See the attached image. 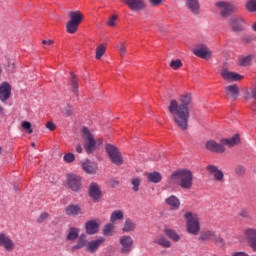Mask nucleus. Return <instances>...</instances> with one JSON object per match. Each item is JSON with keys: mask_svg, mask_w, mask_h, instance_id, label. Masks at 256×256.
<instances>
[{"mask_svg": "<svg viewBox=\"0 0 256 256\" xmlns=\"http://www.w3.org/2000/svg\"><path fill=\"white\" fill-rule=\"evenodd\" d=\"M191 104V94L182 95L179 100L172 99L168 106V111L173 117L174 123L182 131H187L189 127V105Z\"/></svg>", "mask_w": 256, "mask_h": 256, "instance_id": "f257e3e1", "label": "nucleus"}, {"mask_svg": "<svg viewBox=\"0 0 256 256\" xmlns=\"http://www.w3.org/2000/svg\"><path fill=\"white\" fill-rule=\"evenodd\" d=\"M169 183L170 185H179L182 189H192L193 172L188 169L177 170L171 174Z\"/></svg>", "mask_w": 256, "mask_h": 256, "instance_id": "f03ea898", "label": "nucleus"}, {"mask_svg": "<svg viewBox=\"0 0 256 256\" xmlns=\"http://www.w3.org/2000/svg\"><path fill=\"white\" fill-rule=\"evenodd\" d=\"M186 219V229L190 235H199L201 231V226L199 225V216L192 212H187L184 215Z\"/></svg>", "mask_w": 256, "mask_h": 256, "instance_id": "7ed1b4c3", "label": "nucleus"}, {"mask_svg": "<svg viewBox=\"0 0 256 256\" xmlns=\"http://www.w3.org/2000/svg\"><path fill=\"white\" fill-rule=\"evenodd\" d=\"M105 150L110 158L111 163L114 165H123V155L119 151V148L113 144H106Z\"/></svg>", "mask_w": 256, "mask_h": 256, "instance_id": "20e7f679", "label": "nucleus"}, {"mask_svg": "<svg viewBox=\"0 0 256 256\" xmlns=\"http://www.w3.org/2000/svg\"><path fill=\"white\" fill-rule=\"evenodd\" d=\"M219 13L223 19H227V17H231L235 11H237V7L235 4L227 1H219L215 3Z\"/></svg>", "mask_w": 256, "mask_h": 256, "instance_id": "39448f33", "label": "nucleus"}, {"mask_svg": "<svg viewBox=\"0 0 256 256\" xmlns=\"http://www.w3.org/2000/svg\"><path fill=\"white\" fill-rule=\"evenodd\" d=\"M119 243H120V253L122 255H129L133 251V245L135 241L133 240V237L129 235H123L119 237Z\"/></svg>", "mask_w": 256, "mask_h": 256, "instance_id": "423d86ee", "label": "nucleus"}, {"mask_svg": "<svg viewBox=\"0 0 256 256\" xmlns=\"http://www.w3.org/2000/svg\"><path fill=\"white\" fill-rule=\"evenodd\" d=\"M82 131L84 134V139L86 141V143L84 144V149L87 153L91 154L93 153V151H95L97 141L95 140V138H93V134H91L89 128L84 127Z\"/></svg>", "mask_w": 256, "mask_h": 256, "instance_id": "0eeeda50", "label": "nucleus"}, {"mask_svg": "<svg viewBox=\"0 0 256 256\" xmlns=\"http://www.w3.org/2000/svg\"><path fill=\"white\" fill-rule=\"evenodd\" d=\"M229 27L234 33L245 31L246 23L241 16H232L229 19Z\"/></svg>", "mask_w": 256, "mask_h": 256, "instance_id": "6e6552de", "label": "nucleus"}, {"mask_svg": "<svg viewBox=\"0 0 256 256\" xmlns=\"http://www.w3.org/2000/svg\"><path fill=\"white\" fill-rule=\"evenodd\" d=\"M206 171L213 177L216 183H223L225 181V174L217 166L208 165L206 166Z\"/></svg>", "mask_w": 256, "mask_h": 256, "instance_id": "1a4fd4ad", "label": "nucleus"}, {"mask_svg": "<svg viewBox=\"0 0 256 256\" xmlns=\"http://www.w3.org/2000/svg\"><path fill=\"white\" fill-rule=\"evenodd\" d=\"M0 247L5 251L11 252L15 249V242L5 232H0Z\"/></svg>", "mask_w": 256, "mask_h": 256, "instance_id": "9d476101", "label": "nucleus"}, {"mask_svg": "<svg viewBox=\"0 0 256 256\" xmlns=\"http://www.w3.org/2000/svg\"><path fill=\"white\" fill-rule=\"evenodd\" d=\"M66 180L71 191L77 192L79 189H81V177L75 174H68Z\"/></svg>", "mask_w": 256, "mask_h": 256, "instance_id": "9b49d317", "label": "nucleus"}, {"mask_svg": "<svg viewBox=\"0 0 256 256\" xmlns=\"http://www.w3.org/2000/svg\"><path fill=\"white\" fill-rule=\"evenodd\" d=\"M244 237L251 249L256 251V229L248 228L244 231Z\"/></svg>", "mask_w": 256, "mask_h": 256, "instance_id": "f8f14e48", "label": "nucleus"}, {"mask_svg": "<svg viewBox=\"0 0 256 256\" xmlns=\"http://www.w3.org/2000/svg\"><path fill=\"white\" fill-rule=\"evenodd\" d=\"M88 194H89V197H91V199H93V201H95L96 203L99 201V199L103 195L101 192V188L99 187V184H97V182H92L90 184L88 189Z\"/></svg>", "mask_w": 256, "mask_h": 256, "instance_id": "ddd939ff", "label": "nucleus"}, {"mask_svg": "<svg viewBox=\"0 0 256 256\" xmlns=\"http://www.w3.org/2000/svg\"><path fill=\"white\" fill-rule=\"evenodd\" d=\"M105 243V238L99 237L96 240L88 241L86 246L87 253H97L99 247Z\"/></svg>", "mask_w": 256, "mask_h": 256, "instance_id": "4468645a", "label": "nucleus"}, {"mask_svg": "<svg viewBox=\"0 0 256 256\" xmlns=\"http://www.w3.org/2000/svg\"><path fill=\"white\" fill-rule=\"evenodd\" d=\"M193 53L201 59H211V51L204 44H199L195 47Z\"/></svg>", "mask_w": 256, "mask_h": 256, "instance_id": "2eb2a0df", "label": "nucleus"}, {"mask_svg": "<svg viewBox=\"0 0 256 256\" xmlns=\"http://www.w3.org/2000/svg\"><path fill=\"white\" fill-rule=\"evenodd\" d=\"M123 3H125L131 11H143L146 7L145 0H123Z\"/></svg>", "mask_w": 256, "mask_h": 256, "instance_id": "dca6fc26", "label": "nucleus"}, {"mask_svg": "<svg viewBox=\"0 0 256 256\" xmlns=\"http://www.w3.org/2000/svg\"><path fill=\"white\" fill-rule=\"evenodd\" d=\"M206 149L208 151H211L212 153H225V146L223 143L219 144L215 142V140H210L206 142L205 145Z\"/></svg>", "mask_w": 256, "mask_h": 256, "instance_id": "f3484780", "label": "nucleus"}, {"mask_svg": "<svg viewBox=\"0 0 256 256\" xmlns=\"http://www.w3.org/2000/svg\"><path fill=\"white\" fill-rule=\"evenodd\" d=\"M11 97V85L7 82H3L0 85V101L5 103Z\"/></svg>", "mask_w": 256, "mask_h": 256, "instance_id": "a211bd4d", "label": "nucleus"}, {"mask_svg": "<svg viewBox=\"0 0 256 256\" xmlns=\"http://www.w3.org/2000/svg\"><path fill=\"white\" fill-rule=\"evenodd\" d=\"M85 231L87 235H97V233H99V222L95 220L86 222Z\"/></svg>", "mask_w": 256, "mask_h": 256, "instance_id": "6ab92c4d", "label": "nucleus"}, {"mask_svg": "<svg viewBox=\"0 0 256 256\" xmlns=\"http://www.w3.org/2000/svg\"><path fill=\"white\" fill-rule=\"evenodd\" d=\"M83 171L88 175H95L97 173V165L91 160H86L81 163Z\"/></svg>", "mask_w": 256, "mask_h": 256, "instance_id": "aec40b11", "label": "nucleus"}, {"mask_svg": "<svg viewBox=\"0 0 256 256\" xmlns=\"http://www.w3.org/2000/svg\"><path fill=\"white\" fill-rule=\"evenodd\" d=\"M198 241H219V236L214 231H204L198 237Z\"/></svg>", "mask_w": 256, "mask_h": 256, "instance_id": "412c9836", "label": "nucleus"}, {"mask_svg": "<svg viewBox=\"0 0 256 256\" xmlns=\"http://www.w3.org/2000/svg\"><path fill=\"white\" fill-rule=\"evenodd\" d=\"M79 233H81V229L77 227L68 228L66 233V241H77V239H79Z\"/></svg>", "mask_w": 256, "mask_h": 256, "instance_id": "4be33fe9", "label": "nucleus"}, {"mask_svg": "<svg viewBox=\"0 0 256 256\" xmlns=\"http://www.w3.org/2000/svg\"><path fill=\"white\" fill-rule=\"evenodd\" d=\"M227 97L230 99H237L239 97V86L237 85H228L224 88Z\"/></svg>", "mask_w": 256, "mask_h": 256, "instance_id": "5701e85b", "label": "nucleus"}, {"mask_svg": "<svg viewBox=\"0 0 256 256\" xmlns=\"http://www.w3.org/2000/svg\"><path fill=\"white\" fill-rule=\"evenodd\" d=\"M221 76L225 81H241V79H243V76L240 74L229 72L228 70H223Z\"/></svg>", "mask_w": 256, "mask_h": 256, "instance_id": "b1692460", "label": "nucleus"}, {"mask_svg": "<svg viewBox=\"0 0 256 256\" xmlns=\"http://www.w3.org/2000/svg\"><path fill=\"white\" fill-rule=\"evenodd\" d=\"M186 7L193 13V15H199L200 4L199 0H186Z\"/></svg>", "mask_w": 256, "mask_h": 256, "instance_id": "393cba45", "label": "nucleus"}, {"mask_svg": "<svg viewBox=\"0 0 256 256\" xmlns=\"http://www.w3.org/2000/svg\"><path fill=\"white\" fill-rule=\"evenodd\" d=\"M88 243L89 241H87V235L82 234L78 236L77 243L74 246H72V251H79V249H83V247L87 248Z\"/></svg>", "mask_w": 256, "mask_h": 256, "instance_id": "a878e982", "label": "nucleus"}, {"mask_svg": "<svg viewBox=\"0 0 256 256\" xmlns=\"http://www.w3.org/2000/svg\"><path fill=\"white\" fill-rule=\"evenodd\" d=\"M166 204L170 206V209L172 211H177L179 209L181 202L179 201V198L177 196L172 195L166 199Z\"/></svg>", "mask_w": 256, "mask_h": 256, "instance_id": "bb28decb", "label": "nucleus"}, {"mask_svg": "<svg viewBox=\"0 0 256 256\" xmlns=\"http://www.w3.org/2000/svg\"><path fill=\"white\" fill-rule=\"evenodd\" d=\"M66 215H83L80 205H69L65 209Z\"/></svg>", "mask_w": 256, "mask_h": 256, "instance_id": "cd10ccee", "label": "nucleus"}, {"mask_svg": "<svg viewBox=\"0 0 256 256\" xmlns=\"http://www.w3.org/2000/svg\"><path fill=\"white\" fill-rule=\"evenodd\" d=\"M240 141L241 138H239V135L236 134L232 138L222 139L221 143L222 145H227L228 147H235V145H239Z\"/></svg>", "mask_w": 256, "mask_h": 256, "instance_id": "c85d7f7f", "label": "nucleus"}, {"mask_svg": "<svg viewBox=\"0 0 256 256\" xmlns=\"http://www.w3.org/2000/svg\"><path fill=\"white\" fill-rule=\"evenodd\" d=\"M154 243L156 245H160V247H163L164 249H169L171 247V242L165 238V236H160L154 240Z\"/></svg>", "mask_w": 256, "mask_h": 256, "instance_id": "c756f323", "label": "nucleus"}, {"mask_svg": "<svg viewBox=\"0 0 256 256\" xmlns=\"http://www.w3.org/2000/svg\"><path fill=\"white\" fill-rule=\"evenodd\" d=\"M104 237H111L115 234V225L113 223H108L104 226L102 230Z\"/></svg>", "mask_w": 256, "mask_h": 256, "instance_id": "7c9ffc66", "label": "nucleus"}, {"mask_svg": "<svg viewBox=\"0 0 256 256\" xmlns=\"http://www.w3.org/2000/svg\"><path fill=\"white\" fill-rule=\"evenodd\" d=\"M70 85L72 87L73 93L75 95H79V79L73 73H71Z\"/></svg>", "mask_w": 256, "mask_h": 256, "instance_id": "2f4dec72", "label": "nucleus"}, {"mask_svg": "<svg viewBox=\"0 0 256 256\" xmlns=\"http://www.w3.org/2000/svg\"><path fill=\"white\" fill-rule=\"evenodd\" d=\"M146 177L150 183H161L162 177L159 172L146 173Z\"/></svg>", "mask_w": 256, "mask_h": 256, "instance_id": "473e14b6", "label": "nucleus"}, {"mask_svg": "<svg viewBox=\"0 0 256 256\" xmlns=\"http://www.w3.org/2000/svg\"><path fill=\"white\" fill-rule=\"evenodd\" d=\"M137 225L131 219H126L124 223V227L122 228L123 233H131L134 229H136Z\"/></svg>", "mask_w": 256, "mask_h": 256, "instance_id": "72a5a7b5", "label": "nucleus"}, {"mask_svg": "<svg viewBox=\"0 0 256 256\" xmlns=\"http://www.w3.org/2000/svg\"><path fill=\"white\" fill-rule=\"evenodd\" d=\"M125 217V214L123 213L122 210H115L114 212L111 213L110 216V223H115L116 221H121Z\"/></svg>", "mask_w": 256, "mask_h": 256, "instance_id": "f704fd0d", "label": "nucleus"}, {"mask_svg": "<svg viewBox=\"0 0 256 256\" xmlns=\"http://www.w3.org/2000/svg\"><path fill=\"white\" fill-rule=\"evenodd\" d=\"M70 21L72 23H76L80 25L81 21H83V14L79 12H69Z\"/></svg>", "mask_w": 256, "mask_h": 256, "instance_id": "c9c22d12", "label": "nucleus"}, {"mask_svg": "<svg viewBox=\"0 0 256 256\" xmlns=\"http://www.w3.org/2000/svg\"><path fill=\"white\" fill-rule=\"evenodd\" d=\"M164 233L167 235V237H169V239L175 241L176 243L179 241V239H181V236H179V234H177V232L173 229L166 228Z\"/></svg>", "mask_w": 256, "mask_h": 256, "instance_id": "e433bc0d", "label": "nucleus"}, {"mask_svg": "<svg viewBox=\"0 0 256 256\" xmlns=\"http://www.w3.org/2000/svg\"><path fill=\"white\" fill-rule=\"evenodd\" d=\"M67 33L74 34L77 33V29H79V24L75 22H71V20L68 21L66 24Z\"/></svg>", "mask_w": 256, "mask_h": 256, "instance_id": "4c0bfd02", "label": "nucleus"}, {"mask_svg": "<svg viewBox=\"0 0 256 256\" xmlns=\"http://www.w3.org/2000/svg\"><path fill=\"white\" fill-rule=\"evenodd\" d=\"M252 59V56L240 57L238 60V65H240V67H248V65H251Z\"/></svg>", "mask_w": 256, "mask_h": 256, "instance_id": "58836bf2", "label": "nucleus"}, {"mask_svg": "<svg viewBox=\"0 0 256 256\" xmlns=\"http://www.w3.org/2000/svg\"><path fill=\"white\" fill-rule=\"evenodd\" d=\"M245 7L249 13H256V0H248Z\"/></svg>", "mask_w": 256, "mask_h": 256, "instance_id": "ea45409f", "label": "nucleus"}, {"mask_svg": "<svg viewBox=\"0 0 256 256\" xmlns=\"http://www.w3.org/2000/svg\"><path fill=\"white\" fill-rule=\"evenodd\" d=\"M234 171L236 175H238L239 177H243L247 172V169L245 168V166L239 164L235 167Z\"/></svg>", "mask_w": 256, "mask_h": 256, "instance_id": "a19ab883", "label": "nucleus"}, {"mask_svg": "<svg viewBox=\"0 0 256 256\" xmlns=\"http://www.w3.org/2000/svg\"><path fill=\"white\" fill-rule=\"evenodd\" d=\"M117 49L120 53V57H125V55H127V45H125V43L120 42L117 46Z\"/></svg>", "mask_w": 256, "mask_h": 256, "instance_id": "79ce46f5", "label": "nucleus"}, {"mask_svg": "<svg viewBox=\"0 0 256 256\" xmlns=\"http://www.w3.org/2000/svg\"><path fill=\"white\" fill-rule=\"evenodd\" d=\"M103 55H105V46L103 44H101L100 46H98L96 48V59H101V57H103Z\"/></svg>", "mask_w": 256, "mask_h": 256, "instance_id": "37998d69", "label": "nucleus"}, {"mask_svg": "<svg viewBox=\"0 0 256 256\" xmlns=\"http://www.w3.org/2000/svg\"><path fill=\"white\" fill-rule=\"evenodd\" d=\"M170 67L173 68L175 71H177V69H181V67H183V62H181V60L179 59L172 60L170 62Z\"/></svg>", "mask_w": 256, "mask_h": 256, "instance_id": "c03bdc74", "label": "nucleus"}, {"mask_svg": "<svg viewBox=\"0 0 256 256\" xmlns=\"http://www.w3.org/2000/svg\"><path fill=\"white\" fill-rule=\"evenodd\" d=\"M131 185H133V191H139V185H141V179L132 178Z\"/></svg>", "mask_w": 256, "mask_h": 256, "instance_id": "a18cd8bd", "label": "nucleus"}, {"mask_svg": "<svg viewBox=\"0 0 256 256\" xmlns=\"http://www.w3.org/2000/svg\"><path fill=\"white\" fill-rule=\"evenodd\" d=\"M243 43H253V41H256V36L253 34L245 35L242 38Z\"/></svg>", "mask_w": 256, "mask_h": 256, "instance_id": "49530a36", "label": "nucleus"}, {"mask_svg": "<svg viewBox=\"0 0 256 256\" xmlns=\"http://www.w3.org/2000/svg\"><path fill=\"white\" fill-rule=\"evenodd\" d=\"M22 128L24 131H28L29 135H31V133H33V129H31V122H29V121H23Z\"/></svg>", "mask_w": 256, "mask_h": 256, "instance_id": "de8ad7c7", "label": "nucleus"}, {"mask_svg": "<svg viewBox=\"0 0 256 256\" xmlns=\"http://www.w3.org/2000/svg\"><path fill=\"white\" fill-rule=\"evenodd\" d=\"M47 219H49V213L42 212L37 219V223H45V221H47Z\"/></svg>", "mask_w": 256, "mask_h": 256, "instance_id": "09e8293b", "label": "nucleus"}, {"mask_svg": "<svg viewBox=\"0 0 256 256\" xmlns=\"http://www.w3.org/2000/svg\"><path fill=\"white\" fill-rule=\"evenodd\" d=\"M63 159L66 163H73V161H75V154L67 153L64 155Z\"/></svg>", "mask_w": 256, "mask_h": 256, "instance_id": "8fccbe9b", "label": "nucleus"}, {"mask_svg": "<svg viewBox=\"0 0 256 256\" xmlns=\"http://www.w3.org/2000/svg\"><path fill=\"white\" fill-rule=\"evenodd\" d=\"M62 113L64 117H71V114L73 113V111L71 110V107L69 105H65L62 108Z\"/></svg>", "mask_w": 256, "mask_h": 256, "instance_id": "3c124183", "label": "nucleus"}, {"mask_svg": "<svg viewBox=\"0 0 256 256\" xmlns=\"http://www.w3.org/2000/svg\"><path fill=\"white\" fill-rule=\"evenodd\" d=\"M115 21H117V16H111L108 20L109 27H115Z\"/></svg>", "mask_w": 256, "mask_h": 256, "instance_id": "603ef678", "label": "nucleus"}, {"mask_svg": "<svg viewBox=\"0 0 256 256\" xmlns=\"http://www.w3.org/2000/svg\"><path fill=\"white\" fill-rule=\"evenodd\" d=\"M109 185H110V187L115 189V187H119V182H118L117 179H110L109 180Z\"/></svg>", "mask_w": 256, "mask_h": 256, "instance_id": "864d4df0", "label": "nucleus"}, {"mask_svg": "<svg viewBox=\"0 0 256 256\" xmlns=\"http://www.w3.org/2000/svg\"><path fill=\"white\" fill-rule=\"evenodd\" d=\"M46 128L49 129V131H55V129H56L55 123L47 122L46 123Z\"/></svg>", "mask_w": 256, "mask_h": 256, "instance_id": "5fc2aeb1", "label": "nucleus"}, {"mask_svg": "<svg viewBox=\"0 0 256 256\" xmlns=\"http://www.w3.org/2000/svg\"><path fill=\"white\" fill-rule=\"evenodd\" d=\"M152 7H158V5H161L163 3V0H149Z\"/></svg>", "mask_w": 256, "mask_h": 256, "instance_id": "6e6d98bb", "label": "nucleus"}, {"mask_svg": "<svg viewBox=\"0 0 256 256\" xmlns=\"http://www.w3.org/2000/svg\"><path fill=\"white\" fill-rule=\"evenodd\" d=\"M7 70L10 73H13V71L15 70V63L14 62H8Z\"/></svg>", "mask_w": 256, "mask_h": 256, "instance_id": "4d7b16f0", "label": "nucleus"}, {"mask_svg": "<svg viewBox=\"0 0 256 256\" xmlns=\"http://www.w3.org/2000/svg\"><path fill=\"white\" fill-rule=\"evenodd\" d=\"M232 256H250L246 252H234Z\"/></svg>", "mask_w": 256, "mask_h": 256, "instance_id": "13d9d810", "label": "nucleus"}, {"mask_svg": "<svg viewBox=\"0 0 256 256\" xmlns=\"http://www.w3.org/2000/svg\"><path fill=\"white\" fill-rule=\"evenodd\" d=\"M240 217H244L245 219L249 218V212L243 210L240 212Z\"/></svg>", "mask_w": 256, "mask_h": 256, "instance_id": "bf43d9fd", "label": "nucleus"}, {"mask_svg": "<svg viewBox=\"0 0 256 256\" xmlns=\"http://www.w3.org/2000/svg\"><path fill=\"white\" fill-rule=\"evenodd\" d=\"M42 44L43 45H53V40H43Z\"/></svg>", "mask_w": 256, "mask_h": 256, "instance_id": "052dcab7", "label": "nucleus"}, {"mask_svg": "<svg viewBox=\"0 0 256 256\" xmlns=\"http://www.w3.org/2000/svg\"><path fill=\"white\" fill-rule=\"evenodd\" d=\"M76 151H77L78 153H83V147H81V144H78V145L76 146Z\"/></svg>", "mask_w": 256, "mask_h": 256, "instance_id": "680f3d73", "label": "nucleus"}, {"mask_svg": "<svg viewBox=\"0 0 256 256\" xmlns=\"http://www.w3.org/2000/svg\"><path fill=\"white\" fill-rule=\"evenodd\" d=\"M96 145H103V139H98L96 141Z\"/></svg>", "mask_w": 256, "mask_h": 256, "instance_id": "e2e57ef3", "label": "nucleus"}, {"mask_svg": "<svg viewBox=\"0 0 256 256\" xmlns=\"http://www.w3.org/2000/svg\"><path fill=\"white\" fill-rule=\"evenodd\" d=\"M251 27H252V30L255 31L256 33V22H254Z\"/></svg>", "mask_w": 256, "mask_h": 256, "instance_id": "0e129e2a", "label": "nucleus"}, {"mask_svg": "<svg viewBox=\"0 0 256 256\" xmlns=\"http://www.w3.org/2000/svg\"><path fill=\"white\" fill-rule=\"evenodd\" d=\"M3 153V148L0 146V155Z\"/></svg>", "mask_w": 256, "mask_h": 256, "instance_id": "69168bd1", "label": "nucleus"}, {"mask_svg": "<svg viewBox=\"0 0 256 256\" xmlns=\"http://www.w3.org/2000/svg\"><path fill=\"white\" fill-rule=\"evenodd\" d=\"M0 113H3V107L0 106Z\"/></svg>", "mask_w": 256, "mask_h": 256, "instance_id": "338daca9", "label": "nucleus"}, {"mask_svg": "<svg viewBox=\"0 0 256 256\" xmlns=\"http://www.w3.org/2000/svg\"><path fill=\"white\" fill-rule=\"evenodd\" d=\"M31 145H32L33 147H35V142H32Z\"/></svg>", "mask_w": 256, "mask_h": 256, "instance_id": "774afa93", "label": "nucleus"}]
</instances>
